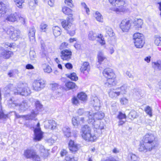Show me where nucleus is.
I'll return each mask as SVG.
<instances>
[{
    "label": "nucleus",
    "mask_w": 161,
    "mask_h": 161,
    "mask_svg": "<svg viewBox=\"0 0 161 161\" xmlns=\"http://www.w3.org/2000/svg\"><path fill=\"white\" fill-rule=\"evenodd\" d=\"M73 18L72 17H67L66 20H64L61 22V24L65 29L68 30H70L72 25V22L73 21Z\"/></svg>",
    "instance_id": "nucleus-11"
},
{
    "label": "nucleus",
    "mask_w": 161,
    "mask_h": 161,
    "mask_svg": "<svg viewBox=\"0 0 161 161\" xmlns=\"http://www.w3.org/2000/svg\"><path fill=\"white\" fill-rule=\"evenodd\" d=\"M46 84V81L43 79L40 78L35 80L33 83L32 87L34 90L39 91L44 88Z\"/></svg>",
    "instance_id": "nucleus-7"
},
{
    "label": "nucleus",
    "mask_w": 161,
    "mask_h": 161,
    "mask_svg": "<svg viewBox=\"0 0 161 161\" xmlns=\"http://www.w3.org/2000/svg\"><path fill=\"white\" fill-rule=\"evenodd\" d=\"M71 28V30H68L67 31H68V33L69 34V35L71 36H73L75 33V25H72L70 29Z\"/></svg>",
    "instance_id": "nucleus-53"
},
{
    "label": "nucleus",
    "mask_w": 161,
    "mask_h": 161,
    "mask_svg": "<svg viewBox=\"0 0 161 161\" xmlns=\"http://www.w3.org/2000/svg\"><path fill=\"white\" fill-rule=\"evenodd\" d=\"M108 94L109 97L113 99L117 98L121 94L118 87L110 89Z\"/></svg>",
    "instance_id": "nucleus-15"
},
{
    "label": "nucleus",
    "mask_w": 161,
    "mask_h": 161,
    "mask_svg": "<svg viewBox=\"0 0 161 161\" xmlns=\"http://www.w3.org/2000/svg\"><path fill=\"white\" fill-rule=\"evenodd\" d=\"M105 30L106 33L110 37H112L114 35V33L112 29L109 27L106 26Z\"/></svg>",
    "instance_id": "nucleus-43"
},
{
    "label": "nucleus",
    "mask_w": 161,
    "mask_h": 161,
    "mask_svg": "<svg viewBox=\"0 0 161 161\" xmlns=\"http://www.w3.org/2000/svg\"><path fill=\"white\" fill-rule=\"evenodd\" d=\"M103 74L107 79L104 83L106 87H110L116 85V76L112 69L109 68H106L103 71Z\"/></svg>",
    "instance_id": "nucleus-3"
},
{
    "label": "nucleus",
    "mask_w": 161,
    "mask_h": 161,
    "mask_svg": "<svg viewBox=\"0 0 161 161\" xmlns=\"http://www.w3.org/2000/svg\"><path fill=\"white\" fill-rule=\"evenodd\" d=\"M121 94H126L129 89V86L126 84H124L119 87H118Z\"/></svg>",
    "instance_id": "nucleus-26"
},
{
    "label": "nucleus",
    "mask_w": 161,
    "mask_h": 161,
    "mask_svg": "<svg viewBox=\"0 0 161 161\" xmlns=\"http://www.w3.org/2000/svg\"><path fill=\"white\" fill-rule=\"evenodd\" d=\"M143 143H141L138 148L140 152L146 153L150 151L156 146V142L154 135L151 133L146 134L142 139Z\"/></svg>",
    "instance_id": "nucleus-1"
},
{
    "label": "nucleus",
    "mask_w": 161,
    "mask_h": 161,
    "mask_svg": "<svg viewBox=\"0 0 161 161\" xmlns=\"http://www.w3.org/2000/svg\"><path fill=\"white\" fill-rule=\"evenodd\" d=\"M130 157L131 158V161H137L138 159L137 157L135 154H130Z\"/></svg>",
    "instance_id": "nucleus-64"
},
{
    "label": "nucleus",
    "mask_w": 161,
    "mask_h": 161,
    "mask_svg": "<svg viewBox=\"0 0 161 161\" xmlns=\"http://www.w3.org/2000/svg\"><path fill=\"white\" fill-rule=\"evenodd\" d=\"M72 103L74 104L75 105H76L79 104V100L76 97H74L72 99Z\"/></svg>",
    "instance_id": "nucleus-61"
},
{
    "label": "nucleus",
    "mask_w": 161,
    "mask_h": 161,
    "mask_svg": "<svg viewBox=\"0 0 161 161\" xmlns=\"http://www.w3.org/2000/svg\"><path fill=\"white\" fill-rule=\"evenodd\" d=\"M35 151L31 148H28L24 151L23 155L27 159H31Z\"/></svg>",
    "instance_id": "nucleus-17"
},
{
    "label": "nucleus",
    "mask_w": 161,
    "mask_h": 161,
    "mask_svg": "<svg viewBox=\"0 0 161 161\" xmlns=\"http://www.w3.org/2000/svg\"><path fill=\"white\" fill-rule=\"evenodd\" d=\"M18 71L17 69H12L10 70L8 73V75L10 77H13L16 74H18Z\"/></svg>",
    "instance_id": "nucleus-50"
},
{
    "label": "nucleus",
    "mask_w": 161,
    "mask_h": 161,
    "mask_svg": "<svg viewBox=\"0 0 161 161\" xmlns=\"http://www.w3.org/2000/svg\"><path fill=\"white\" fill-rule=\"evenodd\" d=\"M109 3L115 7L110 8V9L117 14L125 13L128 11V9L125 5V0H109Z\"/></svg>",
    "instance_id": "nucleus-4"
},
{
    "label": "nucleus",
    "mask_w": 161,
    "mask_h": 161,
    "mask_svg": "<svg viewBox=\"0 0 161 161\" xmlns=\"http://www.w3.org/2000/svg\"><path fill=\"white\" fill-rule=\"evenodd\" d=\"M44 66H45L43 68V70L45 72L49 73L52 72V69L50 66L46 65H44Z\"/></svg>",
    "instance_id": "nucleus-54"
},
{
    "label": "nucleus",
    "mask_w": 161,
    "mask_h": 161,
    "mask_svg": "<svg viewBox=\"0 0 161 161\" xmlns=\"http://www.w3.org/2000/svg\"><path fill=\"white\" fill-rule=\"evenodd\" d=\"M81 131V135H86L91 133V129L87 125H85L82 127Z\"/></svg>",
    "instance_id": "nucleus-34"
},
{
    "label": "nucleus",
    "mask_w": 161,
    "mask_h": 161,
    "mask_svg": "<svg viewBox=\"0 0 161 161\" xmlns=\"http://www.w3.org/2000/svg\"><path fill=\"white\" fill-rule=\"evenodd\" d=\"M2 57L4 58H8L11 57L13 54V52L5 50L1 53Z\"/></svg>",
    "instance_id": "nucleus-32"
},
{
    "label": "nucleus",
    "mask_w": 161,
    "mask_h": 161,
    "mask_svg": "<svg viewBox=\"0 0 161 161\" xmlns=\"http://www.w3.org/2000/svg\"><path fill=\"white\" fill-rule=\"evenodd\" d=\"M8 117V115L4 114L2 110H0V119H6Z\"/></svg>",
    "instance_id": "nucleus-62"
},
{
    "label": "nucleus",
    "mask_w": 161,
    "mask_h": 161,
    "mask_svg": "<svg viewBox=\"0 0 161 161\" xmlns=\"http://www.w3.org/2000/svg\"><path fill=\"white\" fill-rule=\"evenodd\" d=\"M94 17L98 21L100 22H103V17L101 14L98 11H96L95 12Z\"/></svg>",
    "instance_id": "nucleus-39"
},
{
    "label": "nucleus",
    "mask_w": 161,
    "mask_h": 161,
    "mask_svg": "<svg viewBox=\"0 0 161 161\" xmlns=\"http://www.w3.org/2000/svg\"><path fill=\"white\" fill-rule=\"evenodd\" d=\"M70 79L72 80L76 81L78 80V77L76 75L75 73H73L70 74L66 75Z\"/></svg>",
    "instance_id": "nucleus-44"
},
{
    "label": "nucleus",
    "mask_w": 161,
    "mask_h": 161,
    "mask_svg": "<svg viewBox=\"0 0 161 161\" xmlns=\"http://www.w3.org/2000/svg\"><path fill=\"white\" fill-rule=\"evenodd\" d=\"M31 159H32L33 161H40L41 160L40 157L37 154L36 152L33 155Z\"/></svg>",
    "instance_id": "nucleus-52"
},
{
    "label": "nucleus",
    "mask_w": 161,
    "mask_h": 161,
    "mask_svg": "<svg viewBox=\"0 0 161 161\" xmlns=\"http://www.w3.org/2000/svg\"><path fill=\"white\" fill-rule=\"evenodd\" d=\"M37 112L34 111L31 112L30 115H20L16 113L15 114V116L17 118H22L26 120H36L35 117L37 115Z\"/></svg>",
    "instance_id": "nucleus-12"
},
{
    "label": "nucleus",
    "mask_w": 161,
    "mask_h": 161,
    "mask_svg": "<svg viewBox=\"0 0 161 161\" xmlns=\"http://www.w3.org/2000/svg\"><path fill=\"white\" fill-rule=\"evenodd\" d=\"M62 11L64 14L68 16V17H72L73 14H71L72 10L70 8L66 6H64L62 8Z\"/></svg>",
    "instance_id": "nucleus-27"
},
{
    "label": "nucleus",
    "mask_w": 161,
    "mask_h": 161,
    "mask_svg": "<svg viewBox=\"0 0 161 161\" xmlns=\"http://www.w3.org/2000/svg\"><path fill=\"white\" fill-rule=\"evenodd\" d=\"M53 31L54 35L55 37H57L61 34V30L58 26H55L53 27Z\"/></svg>",
    "instance_id": "nucleus-31"
},
{
    "label": "nucleus",
    "mask_w": 161,
    "mask_h": 161,
    "mask_svg": "<svg viewBox=\"0 0 161 161\" xmlns=\"http://www.w3.org/2000/svg\"><path fill=\"white\" fill-rule=\"evenodd\" d=\"M17 20V14L16 13L11 14L8 15L5 18V21L14 22Z\"/></svg>",
    "instance_id": "nucleus-23"
},
{
    "label": "nucleus",
    "mask_w": 161,
    "mask_h": 161,
    "mask_svg": "<svg viewBox=\"0 0 161 161\" xmlns=\"http://www.w3.org/2000/svg\"><path fill=\"white\" fill-rule=\"evenodd\" d=\"M152 66L155 69L161 70V60H159L153 62Z\"/></svg>",
    "instance_id": "nucleus-30"
},
{
    "label": "nucleus",
    "mask_w": 161,
    "mask_h": 161,
    "mask_svg": "<svg viewBox=\"0 0 161 161\" xmlns=\"http://www.w3.org/2000/svg\"><path fill=\"white\" fill-rule=\"evenodd\" d=\"M133 39L134 41L138 40L139 39H144V37L142 34L137 32L134 34L133 36Z\"/></svg>",
    "instance_id": "nucleus-38"
},
{
    "label": "nucleus",
    "mask_w": 161,
    "mask_h": 161,
    "mask_svg": "<svg viewBox=\"0 0 161 161\" xmlns=\"http://www.w3.org/2000/svg\"><path fill=\"white\" fill-rule=\"evenodd\" d=\"M97 38H98L97 40V41L102 45H104L105 44V42L104 40V38L101 34H98V36Z\"/></svg>",
    "instance_id": "nucleus-46"
},
{
    "label": "nucleus",
    "mask_w": 161,
    "mask_h": 161,
    "mask_svg": "<svg viewBox=\"0 0 161 161\" xmlns=\"http://www.w3.org/2000/svg\"><path fill=\"white\" fill-rule=\"evenodd\" d=\"M92 102L93 106L96 107L97 109H98L100 105L99 100L97 98L95 97L92 101Z\"/></svg>",
    "instance_id": "nucleus-42"
},
{
    "label": "nucleus",
    "mask_w": 161,
    "mask_h": 161,
    "mask_svg": "<svg viewBox=\"0 0 161 161\" xmlns=\"http://www.w3.org/2000/svg\"><path fill=\"white\" fill-rule=\"evenodd\" d=\"M15 106H19V109L21 112H24L30 107L29 103L26 100L24 101L21 104L14 103Z\"/></svg>",
    "instance_id": "nucleus-14"
},
{
    "label": "nucleus",
    "mask_w": 161,
    "mask_h": 161,
    "mask_svg": "<svg viewBox=\"0 0 161 161\" xmlns=\"http://www.w3.org/2000/svg\"><path fill=\"white\" fill-rule=\"evenodd\" d=\"M6 8L5 4L3 3H0V17L2 16L6 13Z\"/></svg>",
    "instance_id": "nucleus-36"
},
{
    "label": "nucleus",
    "mask_w": 161,
    "mask_h": 161,
    "mask_svg": "<svg viewBox=\"0 0 161 161\" xmlns=\"http://www.w3.org/2000/svg\"><path fill=\"white\" fill-rule=\"evenodd\" d=\"M88 38L90 40L93 41L98 37V35L93 31H90L88 34Z\"/></svg>",
    "instance_id": "nucleus-35"
},
{
    "label": "nucleus",
    "mask_w": 161,
    "mask_h": 161,
    "mask_svg": "<svg viewBox=\"0 0 161 161\" xmlns=\"http://www.w3.org/2000/svg\"><path fill=\"white\" fill-rule=\"evenodd\" d=\"M90 69V66L89 63L85 62L83 63L80 69L81 72L85 75H87L89 73Z\"/></svg>",
    "instance_id": "nucleus-16"
},
{
    "label": "nucleus",
    "mask_w": 161,
    "mask_h": 161,
    "mask_svg": "<svg viewBox=\"0 0 161 161\" xmlns=\"http://www.w3.org/2000/svg\"><path fill=\"white\" fill-rule=\"evenodd\" d=\"M47 26V25L44 23H42L40 25V28L43 31H45L46 30Z\"/></svg>",
    "instance_id": "nucleus-58"
},
{
    "label": "nucleus",
    "mask_w": 161,
    "mask_h": 161,
    "mask_svg": "<svg viewBox=\"0 0 161 161\" xmlns=\"http://www.w3.org/2000/svg\"><path fill=\"white\" fill-rule=\"evenodd\" d=\"M64 3L66 5L71 8H73L74 7L73 2L72 0H65Z\"/></svg>",
    "instance_id": "nucleus-56"
},
{
    "label": "nucleus",
    "mask_w": 161,
    "mask_h": 161,
    "mask_svg": "<svg viewBox=\"0 0 161 161\" xmlns=\"http://www.w3.org/2000/svg\"><path fill=\"white\" fill-rule=\"evenodd\" d=\"M64 161H77V159H75L74 157H70L69 156L66 157Z\"/></svg>",
    "instance_id": "nucleus-59"
},
{
    "label": "nucleus",
    "mask_w": 161,
    "mask_h": 161,
    "mask_svg": "<svg viewBox=\"0 0 161 161\" xmlns=\"http://www.w3.org/2000/svg\"><path fill=\"white\" fill-rule=\"evenodd\" d=\"M35 105L36 107V109L37 111H36L35 109V110H33L32 111H34L36 112H37V114H38V112L37 111L41 109L42 108V105L41 104L40 102L38 101H36L35 103ZM38 114H37V115Z\"/></svg>",
    "instance_id": "nucleus-48"
},
{
    "label": "nucleus",
    "mask_w": 161,
    "mask_h": 161,
    "mask_svg": "<svg viewBox=\"0 0 161 161\" xmlns=\"http://www.w3.org/2000/svg\"><path fill=\"white\" fill-rule=\"evenodd\" d=\"M56 126V123L53 120H48L44 122V127L46 128L54 130L55 129Z\"/></svg>",
    "instance_id": "nucleus-13"
},
{
    "label": "nucleus",
    "mask_w": 161,
    "mask_h": 161,
    "mask_svg": "<svg viewBox=\"0 0 161 161\" xmlns=\"http://www.w3.org/2000/svg\"><path fill=\"white\" fill-rule=\"evenodd\" d=\"M97 57L98 62L100 64H101L102 62L106 60L107 59L106 56L102 51H99L98 52Z\"/></svg>",
    "instance_id": "nucleus-25"
},
{
    "label": "nucleus",
    "mask_w": 161,
    "mask_h": 161,
    "mask_svg": "<svg viewBox=\"0 0 161 161\" xmlns=\"http://www.w3.org/2000/svg\"><path fill=\"white\" fill-rule=\"evenodd\" d=\"M72 123L75 126H77L80 125L79 117L78 116L74 117L72 119Z\"/></svg>",
    "instance_id": "nucleus-40"
},
{
    "label": "nucleus",
    "mask_w": 161,
    "mask_h": 161,
    "mask_svg": "<svg viewBox=\"0 0 161 161\" xmlns=\"http://www.w3.org/2000/svg\"><path fill=\"white\" fill-rule=\"evenodd\" d=\"M16 6L19 8H22V4L25 2V0H14Z\"/></svg>",
    "instance_id": "nucleus-51"
},
{
    "label": "nucleus",
    "mask_w": 161,
    "mask_h": 161,
    "mask_svg": "<svg viewBox=\"0 0 161 161\" xmlns=\"http://www.w3.org/2000/svg\"><path fill=\"white\" fill-rule=\"evenodd\" d=\"M62 130L64 136L66 137H69L71 136L70 130L69 127L66 126L64 127L62 129Z\"/></svg>",
    "instance_id": "nucleus-29"
},
{
    "label": "nucleus",
    "mask_w": 161,
    "mask_h": 161,
    "mask_svg": "<svg viewBox=\"0 0 161 161\" xmlns=\"http://www.w3.org/2000/svg\"><path fill=\"white\" fill-rule=\"evenodd\" d=\"M13 87V85L11 84L7 85L4 88V90L6 92V93H9Z\"/></svg>",
    "instance_id": "nucleus-55"
},
{
    "label": "nucleus",
    "mask_w": 161,
    "mask_h": 161,
    "mask_svg": "<svg viewBox=\"0 0 161 161\" xmlns=\"http://www.w3.org/2000/svg\"><path fill=\"white\" fill-rule=\"evenodd\" d=\"M154 44L157 46H161V37L158 35H155L154 36Z\"/></svg>",
    "instance_id": "nucleus-37"
},
{
    "label": "nucleus",
    "mask_w": 161,
    "mask_h": 161,
    "mask_svg": "<svg viewBox=\"0 0 161 161\" xmlns=\"http://www.w3.org/2000/svg\"><path fill=\"white\" fill-rule=\"evenodd\" d=\"M30 58L31 59L33 60L36 57L35 53L33 51H31L30 52Z\"/></svg>",
    "instance_id": "nucleus-60"
},
{
    "label": "nucleus",
    "mask_w": 161,
    "mask_h": 161,
    "mask_svg": "<svg viewBox=\"0 0 161 161\" xmlns=\"http://www.w3.org/2000/svg\"><path fill=\"white\" fill-rule=\"evenodd\" d=\"M35 29L33 27H31L30 29L28 35L30 41H35Z\"/></svg>",
    "instance_id": "nucleus-28"
},
{
    "label": "nucleus",
    "mask_w": 161,
    "mask_h": 161,
    "mask_svg": "<svg viewBox=\"0 0 161 161\" xmlns=\"http://www.w3.org/2000/svg\"><path fill=\"white\" fill-rule=\"evenodd\" d=\"M1 31L4 33H6L7 34L10 35V38L14 41L17 40L20 34V31L18 30H15L12 27L1 29Z\"/></svg>",
    "instance_id": "nucleus-5"
},
{
    "label": "nucleus",
    "mask_w": 161,
    "mask_h": 161,
    "mask_svg": "<svg viewBox=\"0 0 161 161\" xmlns=\"http://www.w3.org/2000/svg\"><path fill=\"white\" fill-rule=\"evenodd\" d=\"M15 95L19 94L22 96H27L31 93V90L26 85L22 84L19 85L17 88L13 90Z\"/></svg>",
    "instance_id": "nucleus-6"
},
{
    "label": "nucleus",
    "mask_w": 161,
    "mask_h": 161,
    "mask_svg": "<svg viewBox=\"0 0 161 161\" xmlns=\"http://www.w3.org/2000/svg\"><path fill=\"white\" fill-rule=\"evenodd\" d=\"M120 101L122 104L125 105L128 103V100L125 97H123L120 99Z\"/></svg>",
    "instance_id": "nucleus-57"
},
{
    "label": "nucleus",
    "mask_w": 161,
    "mask_h": 161,
    "mask_svg": "<svg viewBox=\"0 0 161 161\" xmlns=\"http://www.w3.org/2000/svg\"><path fill=\"white\" fill-rule=\"evenodd\" d=\"M138 116L137 112L134 110H132L129 114V117L131 119L136 118Z\"/></svg>",
    "instance_id": "nucleus-49"
},
{
    "label": "nucleus",
    "mask_w": 161,
    "mask_h": 161,
    "mask_svg": "<svg viewBox=\"0 0 161 161\" xmlns=\"http://www.w3.org/2000/svg\"><path fill=\"white\" fill-rule=\"evenodd\" d=\"M29 7L31 8H34L38 3L37 0H28Z\"/></svg>",
    "instance_id": "nucleus-45"
},
{
    "label": "nucleus",
    "mask_w": 161,
    "mask_h": 161,
    "mask_svg": "<svg viewBox=\"0 0 161 161\" xmlns=\"http://www.w3.org/2000/svg\"><path fill=\"white\" fill-rule=\"evenodd\" d=\"M69 148L70 151L72 152H75L79 149V146L74 141L70 140L69 143Z\"/></svg>",
    "instance_id": "nucleus-18"
},
{
    "label": "nucleus",
    "mask_w": 161,
    "mask_h": 161,
    "mask_svg": "<svg viewBox=\"0 0 161 161\" xmlns=\"http://www.w3.org/2000/svg\"><path fill=\"white\" fill-rule=\"evenodd\" d=\"M134 27L136 30H138L142 28L143 20L141 19H135L133 22Z\"/></svg>",
    "instance_id": "nucleus-19"
},
{
    "label": "nucleus",
    "mask_w": 161,
    "mask_h": 161,
    "mask_svg": "<svg viewBox=\"0 0 161 161\" xmlns=\"http://www.w3.org/2000/svg\"><path fill=\"white\" fill-rule=\"evenodd\" d=\"M37 147L40 151L41 152V155L44 158L47 157L49 155L48 150L45 149L44 147L41 145H38Z\"/></svg>",
    "instance_id": "nucleus-22"
},
{
    "label": "nucleus",
    "mask_w": 161,
    "mask_h": 161,
    "mask_svg": "<svg viewBox=\"0 0 161 161\" xmlns=\"http://www.w3.org/2000/svg\"><path fill=\"white\" fill-rule=\"evenodd\" d=\"M71 55L72 52L70 50L65 49L61 52L60 57L63 60L68 61L71 59Z\"/></svg>",
    "instance_id": "nucleus-10"
},
{
    "label": "nucleus",
    "mask_w": 161,
    "mask_h": 161,
    "mask_svg": "<svg viewBox=\"0 0 161 161\" xmlns=\"http://www.w3.org/2000/svg\"><path fill=\"white\" fill-rule=\"evenodd\" d=\"M82 138L88 142H93L96 139V136L90 133L86 135H81Z\"/></svg>",
    "instance_id": "nucleus-20"
},
{
    "label": "nucleus",
    "mask_w": 161,
    "mask_h": 161,
    "mask_svg": "<svg viewBox=\"0 0 161 161\" xmlns=\"http://www.w3.org/2000/svg\"><path fill=\"white\" fill-rule=\"evenodd\" d=\"M78 98L81 101L84 102L87 100V95L84 92H80L77 95Z\"/></svg>",
    "instance_id": "nucleus-41"
},
{
    "label": "nucleus",
    "mask_w": 161,
    "mask_h": 161,
    "mask_svg": "<svg viewBox=\"0 0 161 161\" xmlns=\"http://www.w3.org/2000/svg\"><path fill=\"white\" fill-rule=\"evenodd\" d=\"M135 46L137 48H142L145 43V39H139L138 40L134 41Z\"/></svg>",
    "instance_id": "nucleus-24"
},
{
    "label": "nucleus",
    "mask_w": 161,
    "mask_h": 161,
    "mask_svg": "<svg viewBox=\"0 0 161 161\" xmlns=\"http://www.w3.org/2000/svg\"><path fill=\"white\" fill-rule=\"evenodd\" d=\"M144 111L150 117L152 116V108L149 106H146L144 108Z\"/></svg>",
    "instance_id": "nucleus-47"
},
{
    "label": "nucleus",
    "mask_w": 161,
    "mask_h": 161,
    "mask_svg": "<svg viewBox=\"0 0 161 161\" xmlns=\"http://www.w3.org/2000/svg\"><path fill=\"white\" fill-rule=\"evenodd\" d=\"M65 86L69 90L77 89L78 88L75 83L71 81L67 82L65 83Z\"/></svg>",
    "instance_id": "nucleus-33"
},
{
    "label": "nucleus",
    "mask_w": 161,
    "mask_h": 161,
    "mask_svg": "<svg viewBox=\"0 0 161 161\" xmlns=\"http://www.w3.org/2000/svg\"><path fill=\"white\" fill-rule=\"evenodd\" d=\"M117 118L119 120L118 123L119 126L123 125L126 121V116L125 114L121 112H119L117 116Z\"/></svg>",
    "instance_id": "nucleus-21"
},
{
    "label": "nucleus",
    "mask_w": 161,
    "mask_h": 161,
    "mask_svg": "<svg viewBox=\"0 0 161 161\" xmlns=\"http://www.w3.org/2000/svg\"><path fill=\"white\" fill-rule=\"evenodd\" d=\"M34 133L35 137L34 139L36 141H39L43 138V133L41 130L40 127L39 122L37 124L36 127L34 129Z\"/></svg>",
    "instance_id": "nucleus-9"
},
{
    "label": "nucleus",
    "mask_w": 161,
    "mask_h": 161,
    "mask_svg": "<svg viewBox=\"0 0 161 161\" xmlns=\"http://www.w3.org/2000/svg\"><path fill=\"white\" fill-rule=\"evenodd\" d=\"M86 112H84V110L82 108H79L77 111L78 114L80 115H81L84 113L85 115L87 116L85 114Z\"/></svg>",
    "instance_id": "nucleus-63"
},
{
    "label": "nucleus",
    "mask_w": 161,
    "mask_h": 161,
    "mask_svg": "<svg viewBox=\"0 0 161 161\" xmlns=\"http://www.w3.org/2000/svg\"><path fill=\"white\" fill-rule=\"evenodd\" d=\"M85 114L88 115L87 120L89 123L92 124L96 129L101 130L104 129L103 124L99 120L103 119L105 116L104 114L102 112L93 113L91 112H86Z\"/></svg>",
    "instance_id": "nucleus-2"
},
{
    "label": "nucleus",
    "mask_w": 161,
    "mask_h": 161,
    "mask_svg": "<svg viewBox=\"0 0 161 161\" xmlns=\"http://www.w3.org/2000/svg\"><path fill=\"white\" fill-rule=\"evenodd\" d=\"M131 26L130 20L128 19H124L121 22L120 24V28L123 32L128 31Z\"/></svg>",
    "instance_id": "nucleus-8"
}]
</instances>
